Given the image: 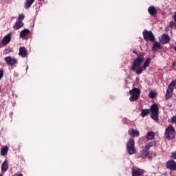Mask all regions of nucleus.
<instances>
[{
    "label": "nucleus",
    "instance_id": "473e14b6",
    "mask_svg": "<svg viewBox=\"0 0 176 176\" xmlns=\"http://www.w3.org/2000/svg\"><path fill=\"white\" fill-rule=\"evenodd\" d=\"M172 65H173V67H175V65H176L175 62H173V64H172Z\"/></svg>",
    "mask_w": 176,
    "mask_h": 176
},
{
    "label": "nucleus",
    "instance_id": "7c9ffc66",
    "mask_svg": "<svg viewBox=\"0 0 176 176\" xmlns=\"http://www.w3.org/2000/svg\"><path fill=\"white\" fill-rule=\"evenodd\" d=\"M3 78V69L0 70V80Z\"/></svg>",
    "mask_w": 176,
    "mask_h": 176
},
{
    "label": "nucleus",
    "instance_id": "dca6fc26",
    "mask_svg": "<svg viewBox=\"0 0 176 176\" xmlns=\"http://www.w3.org/2000/svg\"><path fill=\"white\" fill-rule=\"evenodd\" d=\"M23 27H24V23L17 21L13 25V29L14 31H17V30H20V28H23Z\"/></svg>",
    "mask_w": 176,
    "mask_h": 176
},
{
    "label": "nucleus",
    "instance_id": "c85d7f7f",
    "mask_svg": "<svg viewBox=\"0 0 176 176\" xmlns=\"http://www.w3.org/2000/svg\"><path fill=\"white\" fill-rule=\"evenodd\" d=\"M170 122H171V123H173V124L176 123V116H173V117L171 118Z\"/></svg>",
    "mask_w": 176,
    "mask_h": 176
},
{
    "label": "nucleus",
    "instance_id": "423d86ee",
    "mask_svg": "<svg viewBox=\"0 0 176 176\" xmlns=\"http://www.w3.org/2000/svg\"><path fill=\"white\" fill-rule=\"evenodd\" d=\"M129 94L131 95V97L129 98V101H137L138 98H140V96L141 95V90H140V89L138 88L134 87L129 91Z\"/></svg>",
    "mask_w": 176,
    "mask_h": 176
},
{
    "label": "nucleus",
    "instance_id": "f704fd0d",
    "mask_svg": "<svg viewBox=\"0 0 176 176\" xmlns=\"http://www.w3.org/2000/svg\"><path fill=\"white\" fill-rule=\"evenodd\" d=\"M174 50H175V52H176V47H174Z\"/></svg>",
    "mask_w": 176,
    "mask_h": 176
},
{
    "label": "nucleus",
    "instance_id": "20e7f679",
    "mask_svg": "<svg viewBox=\"0 0 176 176\" xmlns=\"http://www.w3.org/2000/svg\"><path fill=\"white\" fill-rule=\"evenodd\" d=\"M151 61H152V58L151 57L147 58L145 60L143 65L142 66L140 65L139 67H137L135 70L133 71V72H135L136 75H141V74H142V72H144V71L148 67H149V65L151 64Z\"/></svg>",
    "mask_w": 176,
    "mask_h": 176
},
{
    "label": "nucleus",
    "instance_id": "2f4dec72",
    "mask_svg": "<svg viewBox=\"0 0 176 176\" xmlns=\"http://www.w3.org/2000/svg\"><path fill=\"white\" fill-rule=\"evenodd\" d=\"M4 53L5 54H8V53H9V50H5Z\"/></svg>",
    "mask_w": 176,
    "mask_h": 176
},
{
    "label": "nucleus",
    "instance_id": "39448f33",
    "mask_svg": "<svg viewBox=\"0 0 176 176\" xmlns=\"http://www.w3.org/2000/svg\"><path fill=\"white\" fill-rule=\"evenodd\" d=\"M176 86V79L172 80L168 86L166 93L165 95L166 100H170L173 97V93H174V87Z\"/></svg>",
    "mask_w": 176,
    "mask_h": 176
},
{
    "label": "nucleus",
    "instance_id": "9b49d317",
    "mask_svg": "<svg viewBox=\"0 0 176 176\" xmlns=\"http://www.w3.org/2000/svg\"><path fill=\"white\" fill-rule=\"evenodd\" d=\"M145 170L141 168H132V176H144Z\"/></svg>",
    "mask_w": 176,
    "mask_h": 176
},
{
    "label": "nucleus",
    "instance_id": "bb28decb",
    "mask_svg": "<svg viewBox=\"0 0 176 176\" xmlns=\"http://www.w3.org/2000/svg\"><path fill=\"white\" fill-rule=\"evenodd\" d=\"M148 97L150 98H155L156 97V92H154L153 91H150Z\"/></svg>",
    "mask_w": 176,
    "mask_h": 176
},
{
    "label": "nucleus",
    "instance_id": "b1692460",
    "mask_svg": "<svg viewBox=\"0 0 176 176\" xmlns=\"http://www.w3.org/2000/svg\"><path fill=\"white\" fill-rule=\"evenodd\" d=\"M156 146V142H151L149 143H148L147 144L145 145V148L148 150V149H151V148H152V146Z\"/></svg>",
    "mask_w": 176,
    "mask_h": 176
},
{
    "label": "nucleus",
    "instance_id": "1a4fd4ad",
    "mask_svg": "<svg viewBox=\"0 0 176 176\" xmlns=\"http://www.w3.org/2000/svg\"><path fill=\"white\" fill-rule=\"evenodd\" d=\"M166 168L170 170L171 171H175L176 170V162L174 160H170L166 162Z\"/></svg>",
    "mask_w": 176,
    "mask_h": 176
},
{
    "label": "nucleus",
    "instance_id": "ddd939ff",
    "mask_svg": "<svg viewBox=\"0 0 176 176\" xmlns=\"http://www.w3.org/2000/svg\"><path fill=\"white\" fill-rule=\"evenodd\" d=\"M12 32H10L3 38L2 45L5 46L9 44V43L12 40Z\"/></svg>",
    "mask_w": 176,
    "mask_h": 176
},
{
    "label": "nucleus",
    "instance_id": "c9c22d12",
    "mask_svg": "<svg viewBox=\"0 0 176 176\" xmlns=\"http://www.w3.org/2000/svg\"><path fill=\"white\" fill-rule=\"evenodd\" d=\"M0 176H2V175L0 174Z\"/></svg>",
    "mask_w": 176,
    "mask_h": 176
},
{
    "label": "nucleus",
    "instance_id": "7ed1b4c3",
    "mask_svg": "<svg viewBox=\"0 0 176 176\" xmlns=\"http://www.w3.org/2000/svg\"><path fill=\"white\" fill-rule=\"evenodd\" d=\"M164 137L168 141H171V140H174V138H175V129L171 124L168 125L166 128Z\"/></svg>",
    "mask_w": 176,
    "mask_h": 176
},
{
    "label": "nucleus",
    "instance_id": "f257e3e1",
    "mask_svg": "<svg viewBox=\"0 0 176 176\" xmlns=\"http://www.w3.org/2000/svg\"><path fill=\"white\" fill-rule=\"evenodd\" d=\"M149 113H151L150 116L153 120L159 122V106L157 104H153L150 109H142L140 116L142 118H145V116H148Z\"/></svg>",
    "mask_w": 176,
    "mask_h": 176
},
{
    "label": "nucleus",
    "instance_id": "f3484780",
    "mask_svg": "<svg viewBox=\"0 0 176 176\" xmlns=\"http://www.w3.org/2000/svg\"><path fill=\"white\" fill-rule=\"evenodd\" d=\"M148 155H149V151H148L146 149L142 150L139 153V156L142 159H145V158L148 157Z\"/></svg>",
    "mask_w": 176,
    "mask_h": 176
},
{
    "label": "nucleus",
    "instance_id": "6e6552de",
    "mask_svg": "<svg viewBox=\"0 0 176 176\" xmlns=\"http://www.w3.org/2000/svg\"><path fill=\"white\" fill-rule=\"evenodd\" d=\"M143 34V38L146 42H148V41H150V42H155L156 41V38H155V35H153V33L152 31H148L146 30H144L142 32Z\"/></svg>",
    "mask_w": 176,
    "mask_h": 176
},
{
    "label": "nucleus",
    "instance_id": "5701e85b",
    "mask_svg": "<svg viewBox=\"0 0 176 176\" xmlns=\"http://www.w3.org/2000/svg\"><path fill=\"white\" fill-rule=\"evenodd\" d=\"M155 138V132L150 131L147 133L146 140H152Z\"/></svg>",
    "mask_w": 176,
    "mask_h": 176
},
{
    "label": "nucleus",
    "instance_id": "412c9836",
    "mask_svg": "<svg viewBox=\"0 0 176 176\" xmlns=\"http://www.w3.org/2000/svg\"><path fill=\"white\" fill-rule=\"evenodd\" d=\"M34 2H35V0H26L25 3H24L25 9H30Z\"/></svg>",
    "mask_w": 176,
    "mask_h": 176
},
{
    "label": "nucleus",
    "instance_id": "0eeeda50",
    "mask_svg": "<svg viewBox=\"0 0 176 176\" xmlns=\"http://www.w3.org/2000/svg\"><path fill=\"white\" fill-rule=\"evenodd\" d=\"M135 142L133 138H130L126 143V151L129 155H134L137 151H135V148L134 147Z\"/></svg>",
    "mask_w": 176,
    "mask_h": 176
},
{
    "label": "nucleus",
    "instance_id": "4468645a",
    "mask_svg": "<svg viewBox=\"0 0 176 176\" xmlns=\"http://www.w3.org/2000/svg\"><path fill=\"white\" fill-rule=\"evenodd\" d=\"M27 54H28L27 48H25V47H20L19 56H20L23 58H25V57H27Z\"/></svg>",
    "mask_w": 176,
    "mask_h": 176
},
{
    "label": "nucleus",
    "instance_id": "6ab92c4d",
    "mask_svg": "<svg viewBox=\"0 0 176 176\" xmlns=\"http://www.w3.org/2000/svg\"><path fill=\"white\" fill-rule=\"evenodd\" d=\"M8 168H9V164H8V160H6L1 165V171H3V173H6Z\"/></svg>",
    "mask_w": 176,
    "mask_h": 176
},
{
    "label": "nucleus",
    "instance_id": "2eb2a0df",
    "mask_svg": "<svg viewBox=\"0 0 176 176\" xmlns=\"http://www.w3.org/2000/svg\"><path fill=\"white\" fill-rule=\"evenodd\" d=\"M148 12L153 17H156V16H157V11L156 10V8L155 6H150L148 8Z\"/></svg>",
    "mask_w": 176,
    "mask_h": 176
},
{
    "label": "nucleus",
    "instance_id": "f8f14e48",
    "mask_svg": "<svg viewBox=\"0 0 176 176\" xmlns=\"http://www.w3.org/2000/svg\"><path fill=\"white\" fill-rule=\"evenodd\" d=\"M4 60L6 61L7 65H10L11 67L17 63V60H16V58H12L10 56L5 57Z\"/></svg>",
    "mask_w": 176,
    "mask_h": 176
},
{
    "label": "nucleus",
    "instance_id": "72a5a7b5",
    "mask_svg": "<svg viewBox=\"0 0 176 176\" xmlns=\"http://www.w3.org/2000/svg\"><path fill=\"white\" fill-rule=\"evenodd\" d=\"M17 176H23V174L20 173Z\"/></svg>",
    "mask_w": 176,
    "mask_h": 176
},
{
    "label": "nucleus",
    "instance_id": "c756f323",
    "mask_svg": "<svg viewBox=\"0 0 176 176\" xmlns=\"http://www.w3.org/2000/svg\"><path fill=\"white\" fill-rule=\"evenodd\" d=\"M171 158L176 160V151L171 153Z\"/></svg>",
    "mask_w": 176,
    "mask_h": 176
},
{
    "label": "nucleus",
    "instance_id": "f03ea898",
    "mask_svg": "<svg viewBox=\"0 0 176 176\" xmlns=\"http://www.w3.org/2000/svg\"><path fill=\"white\" fill-rule=\"evenodd\" d=\"M133 53L136 54L137 58L134 59L133 62V65L131 67V71H135L137 69V67H140L145 61V53L144 52H138L135 50H133Z\"/></svg>",
    "mask_w": 176,
    "mask_h": 176
},
{
    "label": "nucleus",
    "instance_id": "cd10ccee",
    "mask_svg": "<svg viewBox=\"0 0 176 176\" xmlns=\"http://www.w3.org/2000/svg\"><path fill=\"white\" fill-rule=\"evenodd\" d=\"M169 27H170V28H176V23L174 21H172L170 23Z\"/></svg>",
    "mask_w": 176,
    "mask_h": 176
},
{
    "label": "nucleus",
    "instance_id": "aec40b11",
    "mask_svg": "<svg viewBox=\"0 0 176 176\" xmlns=\"http://www.w3.org/2000/svg\"><path fill=\"white\" fill-rule=\"evenodd\" d=\"M162 48H163V46H162V45H160V43L155 41L152 47V50L155 51V50H157V49H159L160 50Z\"/></svg>",
    "mask_w": 176,
    "mask_h": 176
},
{
    "label": "nucleus",
    "instance_id": "4be33fe9",
    "mask_svg": "<svg viewBox=\"0 0 176 176\" xmlns=\"http://www.w3.org/2000/svg\"><path fill=\"white\" fill-rule=\"evenodd\" d=\"M8 152H9V147L5 146L1 150V156H6L8 155Z\"/></svg>",
    "mask_w": 176,
    "mask_h": 176
},
{
    "label": "nucleus",
    "instance_id": "a878e982",
    "mask_svg": "<svg viewBox=\"0 0 176 176\" xmlns=\"http://www.w3.org/2000/svg\"><path fill=\"white\" fill-rule=\"evenodd\" d=\"M24 19H25V16L24 15V14H20L19 15L18 21L23 23V20H24Z\"/></svg>",
    "mask_w": 176,
    "mask_h": 176
},
{
    "label": "nucleus",
    "instance_id": "9d476101",
    "mask_svg": "<svg viewBox=\"0 0 176 176\" xmlns=\"http://www.w3.org/2000/svg\"><path fill=\"white\" fill-rule=\"evenodd\" d=\"M159 41L162 45H166V43L170 42V36H168V34H164L160 36V38H159Z\"/></svg>",
    "mask_w": 176,
    "mask_h": 176
},
{
    "label": "nucleus",
    "instance_id": "a211bd4d",
    "mask_svg": "<svg viewBox=\"0 0 176 176\" xmlns=\"http://www.w3.org/2000/svg\"><path fill=\"white\" fill-rule=\"evenodd\" d=\"M31 34V31L28 29H24L20 32V38H25V36H28Z\"/></svg>",
    "mask_w": 176,
    "mask_h": 176
},
{
    "label": "nucleus",
    "instance_id": "393cba45",
    "mask_svg": "<svg viewBox=\"0 0 176 176\" xmlns=\"http://www.w3.org/2000/svg\"><path fill=\"white\" fill-rule=\"evenodd\" d=\"M131 134H133V137H139L140 131H138L137 130L132 129Z\"/></svg>",
    "mask_w": 176,
    "mask_h": 176
}]
</instances>
